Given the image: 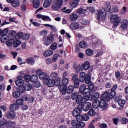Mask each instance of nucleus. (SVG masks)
I'll list each match as a JSON object with an SVG mask.
<instances>
[{
	"label": "nucleus",
	"mask_w": 128,
	"mask_h": 128,
	"mask_svg": "<svg viewBox=\"0 0 128 128\" xmlns=\"http://www.w3.org/2000/svg\"><path fill=\"white\" fill-rule=\"evenodd\" d=\"M68 84V78H64L62 80V85H60L58 86L60 92H61L62 94H66V84Z\"/></svg>",
	"instance_id": "f257e3e1"
},
{
	"label": "nucleus",
	"mask_w": 128,
	"mask_h": 128,
	"mask_svg": "<svg viewBox=\"0 0 128 128\" xmlns=\"http://www.w3.org/2000/svg\"><path fill=\"white\" fill-rule=\"evenodd\" d=\"M80 94H82L84 96H88V100L90 99V92H92L89 88H86V86L85 85V84H82L80 87Z\"/></svg>",
	"instance_id": "f03ea898"
},
{
	"label": "nucleus",
	"mask_w": 128,
	"mask_h": 128,
	"mask_svg": "<svg viewBox=\"0 0 128 128\" xmlns=\"http://www.w3.org/2000/svg\"><path fill=\"white\" fill-rule=\"evenodd\" d=\"M110 22L113 24L114 26H118L122 22V18L118 14H112L110 17Z\"/></svg>",
	"instance_id": "7ed1b4c3"
},
{
	"label": "nucleus",
	"mask_w": 128,
	"mask_h": 128,
	"mask_svg": "<svg viewBox=\"0 0 128 128\" xmlns=\"http://www.w3.org/2000/svg\"><path fill=\"white\" fill-rule=\"evenodd\" d=\"M82 112V105L79 104L78 106V108H75L72 112L73 116H76V119L77 120H78L80 118V112Z\"/></svg>",
	"instance_id": "20e7f679"
},
{
	"label": "nucleus",
	"mask_w": 128,
	"mask_h": 128,
	"mask_svg": "<svg viewBox=\"0 0 128 128\" xmlns=\"http://www.w3.org/2000/svg\"><path fill=\"white\" fill-rule=\"evenodd\" d=\"M64 4V0H56V2L52 5V8L54 10H58L60 12Z\"/></svg>",
	"instance_id": "39448f33"
},
{
	"label": "nucleus",
	"mask_w": 128,
	"mask_h": 128,
	"mask_svg": "<svg viewBox=\"0 0 128 128\" xmlns=\"http://www.w3.org/2000/svg\"><path fill=\"white\" fill-rule=\"evenodd\" d=\"M106 14V11L104 8H102L100 10H98L97 20H104Z\"/></svg>",
	"instance_id": "423d86ee"
},
{
	"label": "nucleus",
	"mask_w": 128,
	"mask_h": 128,
	"mask_svg": "<svg viewBox=\"0 0 128 128\" xmlns=\"http://www.w3.org/2000/svg\"><path fill=\"white\" fill-rule=\"evenodd\" d=\"M44 44L45 46H50L54 40V38L52 36H48L43 38Z\"/></svg>",
	"instance_id": "0eeeda50"
},
{
	"label": "nucleus",
	"mask_w": 128,
	"mask_h": 128,
	"mask_svg": "<svg viewBox=\"0 0 128 128\" xmlns=\"http://www.w3.org/2000/svg\"><path fill=\"white\" fill-rule=\"evenodd\" d=\"M72 126H76V128H84L86 126L84 122H78V120H72Z\"/></svg>",
	"instance_id": "6e6552de"
},
{
	"label": "nucleus",
	"mask_w": 128,
	"mask_h": 128,
	"mask_svg": "<svg viewBox=\"0 0 128 128\" xmlns=\"http://www.w3.org/2000/svg\"><path fill=\"white\" fill-rule=\"evenodd\" d=\"M88 98H89L88 96H84L82 98V96L79 95L76 99V104H84L88 100Z\"/></svg>",
	"instance_id": "1a4fd4ad"
},
{
	"label": "nucleus",
	"mask_w": 128,
	"mask_h": 128,
	"mask_svg": "<svg viewBox=\"0 0 128 128\" xmlns=\"http://www.w3.org/2000/svg\"><path fill=\"white\" fill-rule=\"evenodd\" d=\"M72 82H74L75 88H78L80 86V79L78 78V74H76L72 77Z\"/></svg>",
	"instance_id": "9d476101"
},
{
	"label": "nucleus",
	"mask_w": 128,
	"mask_h": 128,
	"mask_svg": "<svg viewBox=\"0 0 128 128\" xmlns=\"http://www.w3.org/2000/svg\"><path fill=\"white\" fill-rule=\"evenodd\" d=\"M32 88V86L30 83H27L25 84V86H23L22 89H20V92L22 94L26 90H30Z\"/></svg>",
	"instance_id": "9b49d317"
},
{
	"label": "nucleus",
	"mask_w": 128,
	"mask_h": 128,
	"mask_svg": "<svg viewBox=\"0 0 128 128\" xmlns=\"http://www.w3.org/2000/svg\"><path fill=\"white\" fill-rule=\"evenodd\" d=\"M39 78L40 80H46L45 82L48 80L50 78V75H48V74L46 72L41 73L39 76Z\"/></svg>",
	"instance_id": "f8f14e48"
},
{
	"label": "nucleus",
	"mask_w": 128,
	"mask_h": 128,
	"mask_svg": "<svg viewBox=\"0 0 128 128\" xmlns=\"http://www.w3.org/2000/svg\"><path fill=\"white\" fill-rule=\"evenodd\" d=\"M70 28L72 30H76L78 28H82V26H80V24L78 22H72L70 25Z\"/></svg>",
	"instance_id": "ddd939ff"
},
{
	"label": "nucleus",
	"mask_w": 128,
	"mask_h": 128,
	"mask_svg": "<svg viewBox=\"0 0 128 128\" xmlns=\"http://www.w3.org/2000/svg\"><path fill=\"white\" fill-rule=\"evenodd\" d=\"M44 84H47L49 88H52L54 86V80L50 79V78L46 80V81H44Z\"/></svg>",
	"instance_id": "4468645a"
},
{
	"label": "nucleus",
	"mask_w": 128,
	"mask_h": 128,
	"mask_svg": "<svg viewBox=\"0 0 128 128\" xmlns=\"http://www.w3.org/2000/svg\"><path fill=\"white\" fill-rule=\"evenodd\" d=\"M92 107V104L90 102H86L82 106V110H84V112H88L90 110V108Z\"/></svg>",
	"instance_id": "2eb2a0df"
},
{
	"label": "nucleus",
	"mask_w": 128,
	"mask_h": 128,
	"mask_svg": "<svg viewBox=\"0 0 128 128\" xmlns=\"http://www.w3.org/2000/svg\"><path fill=\"white\" fill-rule=\"evenodd\" d=\"M37 18H41L43 20H48L50 22L52 20V19L48 16L42 15V14H38L36 15Z\"/></svg>",
	"instance_id": "dca6fc26"
},
{
	"label": "nucleus",
	"mask_w": 128,
	"mask_h": 128,
	"mask_svg": "<svg viewBox=\"0 0 128 128\" xmlns=\"http://www.w3.org/2000/svg\"><path fill=\"white\" fill-rule=\"evenodd\" d=\"M120 26L122 30H126L128 26V20H122L121 22Z\"/></svg>",
	"instance_id": "f3484780"
},
{
	"label": "nucleus",
	"mask_w": 128,
	"mask_h": 128,
	"mask_svg": "<svg viewBox=\"0 0 128 128\" xmlns=\"http://www.w3.org/2000/svg\"><path fill=\"white\" fill-rule=\"evenodd\" d=\"M18 108H20V106H18V104H11L10 107V112H14L16 110H18Z\"/></svg>",
	"instance_id": "a211bd4d"
},
{
	"label": "nucleus",
	"mask_w": 128,
	"mask_h": 128,
	"mask_svg": "<svg viewBox=\"0 0 128 128\" xmlns=\"http://www.w3.org/2000/svg\"><path fill=\"white\" fill-rule=\"evenodd\" d=\"M92 41L93 44H98V46H102V42L98 40V38L94 36H92Z\"/></svg>",
	"instance_id": "6ab92c4d"
},
{
	"label": "nucleus",
	"mask_w": 128,
	"mask_h": 128,
	"mask_svg": "<svg viewBox=\"0 0 128 128\" xmlns=\"http://www.w3.org/2000/svg\"><path fill=\"white\" fill-rule=\"evenodd\" d=\"M88 89L90 90L91 92H96L97 88L96 86H94V83H90L88 84Z\"/></svg>",
	"instance_id": "aec40b11"
},
{
	"label": "nucleus",
	"mask_w": 128,
	"mask_h": 128,
	"mask_svg": "<svg viewBox=\"0 0 128 128\" xmlns=\"http://www.w3.org/2000/svg\"><path fill=\"white\" fill-rule=\"evenodd\" d=\"M100 100H110V96H108V92H106L102 96L100 97Z\"/></svg>",
	"instance_id": "412c9836"
},
{
	"label": "nucleus",
	"mask_w": 128,
	"mask_h": 128,
	"mask_svg": "<svg viewBox=\"0 0 128 128\" xmlns=\"http://www.w3.org/2000/svg\"><path fill=\"white\" fill-rule=\"evenodd\" d=\"M54 54V51L51 50H47L44 52L43 55L44 58H48V56H52Z\"/></svg>",
	"instance_id": "4be33fe9"
},
{
	"label": "nucleus",
	"mask_w": 128,
	"mask_h": 128,
	"mask_svg": "<svg viewBox=\"0 0 128 128\" xmlns=\"http://www.w3.org/2000/svg\"><path fill=\"white\" fill-rule=\"evenodd\" d=\"M79 2L80 0H72L70 4V6H71V8H76L78 5Z\"/></svg>",
	"instance_id": "5701e85b"
},
{
	"label": "nucleus",
	"mask_w": 128,
	"mask_h": 128,
	"mask_svg": "<svg viewBox=\"0 0 128 128\" xmlns=\"http://www.w3.org/2000/svg\"><path fill=\"white\" fill-rule=\"evenodd\" d=\"M100 98V94L98 92H95L93 95H90L88 100H95L96 98Z\"/></svg>",
	"instance_id": "b1692460"
},
{
	"label": "nucleus",
	"mask_w": 128,
	"mask_h": 128,
	"mask_svg": "<svg viewBox=\"0 0 128 128\" xmlns=\"http://www.w3.org/2000/svg\"><path fill=\"white\" fill-rule=\"evenodd\" d=\"M90 120V116L88 114H85L84 115H80V118L78 120H84V122H88Z\"/></svg>",
	"instance_id": "393cba45"
},
{
	"label": "nucleus",
	"mask_w": 128,
	"mask_h": 128,
	"mask_svg": "<svg viewBox=\"0 0 128 128\" xmlns=\"http://www.w3.org/2000/svg\"><path fill=\"white\" fill-rule=\"evenodd\" d=\"M26 62L28 64H30V66H34L36 61L34 60V58L30 57L26 59Z\"/></svg>",
	"instance_id": "a878e982"
},
{
	"label": "nucleus",
	"mask_w": 128,
	"mask_h": 128,
	"mask_svg": "<svg viewBox=\"0 0 128 128\" xmlns=\"http://www.w3.org/2000/svg\"><path fill=\"white\" fill-rule=\"evenodd\" d=\"M101 102H100V108H106L108 107V104H106V100H101Z\"/></svg>",
	"instance_id": "bb28decb"
},
{
	"label": "nucleus",
	"mask_w": 128,
	"mask_h": 128,
	"mask_svg": "<svg viewBox=\"0 0 128 128\" xmlns=\"http://www.w3.org/2000/svg\"><path fill=\"white\" fill-rule=\"evenodd\" d=\"M69 18L72 22H76V20L78 18V16L76 14H72L70 16Z\"/></svg>",
	"instance_id": "cd10ccee"
},
{
	"label": "nucleus",
	"mask_w": 128,
	"mask_h": 128,
	"mask_svg": "<svg viewBox=\"0 0 128 128\" xmlns=\"http://www.w3.org/2000/svg\"><path fill=\"white\" fill-rule=\"evenodd\" d=\"M6 116L7 118H14L16 116V113L12 111L8 112L6 115Z\"/></svg>",
	"instance_id": "c85d7f7f"
},
{
	"label": "nucleus",
	"mask_w": 128,
	"mask_h": 128,
	"mask_svg": "<svg viewBox=\"0 0 128 128\" xmlns=\"http://www.w3.org/2000/svg\"><path fill=\"white\" fill-rule=\"evenodd\" d=\"M81 68H84V70H88L90 68V62H86L81 66Z\"/></svg>",
	"instance_id": "c756f323"
},
{
	"label": "nucleus",
	"mask_w": 128,
	"mask_h": 128,
	"mask_svg": "<svg viewBox=\"0 0 128 128\" xmlns=\"http://www.w3.org/2000/svg\"><path fill=\"white\" fill-rule=\"evenodd\" d=\"M52 0H45L44 3V6L45 8H48L50 7V4H52Z\"/></svg>",
	"instance_id": "7c9ffc66"
},
{
	"label": "nucleus",
	"mask_w": 128,
	"mask_h": 128,
	"mask_svg": "<svg viewBox=\"0 0 128 128\" xmlns=\"http://www.w3.org/2000/svg\"><path fill=\"white\" fill-rule=\"evenodd\" d=\"M32 4L34 8H40V0H34Z\"/></svg>",
	"instance_id": "2f4dec72"
},
{
	"label": "nucleus",
	"mask_w": 128,
	"mask_h": 128,
	"mask_svg": "<svg viewBox=\"0 0 128 128\" xmlns=\"http://www.w3.org/2000/svg\"><path fill=\"white\" fill-rule=\"evenodd\" d=\"M76 14H86V10L80 8L76 10Z\"/></svg>",
	"instance_id": "473e14b6"
},
{
	"label": "nucleus",
	"mask_w": 128,
	"mask_h": 128,
	"mask_svg": "<svg viewBox=\"0 0 128 128\" xmlns=\"http://www.w3.org/2000/svg\"><path fill=\"white\" fill-rule=\"evenodd\" d=\"M79 46L81 48H86L88 47V43L86 41H81L79 43Z\"/></svg>",
	"instance_id": "72a5a7b5"
},
{
	"label": "nucleus",
	"mask_w": 128,
	"mask_h": 128,
	"mask_svg": "<svg viewBox=\"0 0 128 128\" xmlns=\"http://www.w3.org/2000/svg\"><path fill=\"white\" fill-rule=\"evenodd\" d=\"M16 84L17 86H22L24 84V80H17L16 81Z\"/></svg>",
	"instance_id": "f704fd0d"
},
{
	"label": "nucleus",
	"mask_w": 128,
	"mask_h": 128,
	"mask_svg": "<svg viewBox=\"0 0 128 128\" xmlns=\"http://www.w3.org/2000/svg\"><path fill=\"white\" fill-rule=\"evenodd\" d=\"M92 106L94 108H100V100H96L93 102Z\"/></svg>",
	"instance_id": "c9c22d12"
},
{
	"label": "nucleus",
	"mask_w": 128,
	"mask_h": 128,
	"mask_svg": "<svg viewBox=\"0 0 128 128\" xmlns=\"http://www.w3.org/2000/svg\"><path fill=\"white\" fill-rule=\"evenodd\" d=\"M8 33V28H5L4 30H2V29H0V36H6Z\"/></svg>",
	"instance_id": "e433bc0d"
},
{
	"label": "nucleus",
	"mask_w": 128,
	"mask_h": 128,
	"mask_svg": "<svg viewBox=\"0 0 128 128\" xmlns=\"http://www.w3.org/2000/svg\"><path fill=\"white\" fill-rule=\"evenodd\" d=\"M86 73L84 72H81L80 73V82H84V80H86Z\"/></svg>",
	"instance_id": "4c0bfd02"
},
{
	"label": "nucleus",
	"mask_w": 128,
	"mask_h": 128,
	"mask_svg": "<svg viewBox=\"0 0 128 128\" xmlns=\"http://www.w3.org/2000/svg\"><path fill=\"white\" fill-rule=\"evenodd\" d=\"M30 80L32 82H36L38 80V77L36 74H33L31 76Z\"/></svg>",
	"instance_id": "58836bf2"
},
{
	"label": "nucleus",
	"mask_w": 128,
	"mask_h": 128,
	"mask_svg": "<svg viewBox=\"0 0 128 128\" xmlns=\"http://www.w3.org/2000/svg\"><path fill=\"white\" fill-rule=\"evenodd\" d=\"M20 91H15L12 93L13 97L15 98H18L20 96Z\"/></svg>",
	"instance_id": "ea45409f"
},
{
	"label": "nucleus",
	"mask_w": 128,
	"mask_h": 128,
	"mask_svg": "<svg viewBox=\"0 0 128 128\" xmlns=\"http://www.w3.org/2000/svg\"><path fill=\"white\" fill-rule=\"evenodd\" d=\"M84 82L86 84H90L92 83V82H90V74H87L86 76V78H85Z\"/></svg>",
	"instance_id": "a19ab883"
},
{
	"label": "nucleus",
	"mask_w": 128,
	"mask_h": 128,
	"mask_svg": "<svg viewBox=\"0 0 128 128\" xmlns=\"http://www.w3.org/2000/svg\"><path fill=\"white\" fill-rule=\"evenodd\" d=\"M20 0H14V2L12 3V6L14 8H16V6H20Z\"/></svg>",
	"instance_id": "79ce46f5"
},
{
	"label": "nucleus",
	"mask_w": 128,
	"mask_h": 128,
	"mask_svg": "<svg viewBox=\"0 0 128 128\" xmlns=\"http://www.w3.org/2000/svg\"><path fill=\"white\" fill-rule=\"evenodd\" d=\"M118 102L120 106H124L126 104V100L120 99L118 100Z\"/></svg>",
	"instance_id": "37998d69"
},
{
	"label": "nucleus",
	"mask_w": 128,
	"mask_h": 128,
	"mask_svg": "<svg viewBox=\"0 0 128 128\" xmlns=\"http://www.w3.org/2000/svg\"><path fill=\"white\" fill-rule=\"evenodd\" d=\"M58 74L54 72H52L50 74V76L51 78H58Z\"/></svg>",
	"instance_id": "c03bdc74"
},
{
	"label": "nucleus",
	"mask_w": 128,
	"mask_h": 128,
	"mask_svg": "<svg viewBox=\"0 0 128 128\" xmlns=\"http://www.w3.org/2000/svg\"><path fill=\"white\" fill-rule=\"evenodd\" d=\"M88 114L90 116H96V111H94V108H91L88 112Z\"/></svg>",
	"instance_id": "a18cd8bd"
},
{
	"label": "nucleus",
	"mask_w": 128,
	"mask_h": 128,
	"mask_svg": "<svg viewBox=\"0 0 128 128\" xmlns=\"http://www.w3.org/2000/svg\"><path fill=\"white\" fill-rule=\"evenodd\" d=\"M30 34H22V40H26L30 38Z\"/></svg>",
	"instance_id": "49530a36"
},
{
	"label": "nucleus",
	"mask_w": 128,
	"mask_h": 128,
	"mask_svg": "<svg viewBox=\"0 0 128 128\" xmlns=\"http://www.w3.org/2000/svg\"><path fill=\"white\" fill-rule=\"evenodd\" d=\"M16 104L18 106H22L24 104V99L22 98H18L16 100Z\"/></svg>",
	"instance_id": "de8ad7c7"
},
{
	"label": "nucleus",
	"mask_w": 128,
	"mask_h": 128,
	"mask_svg": "<svg viewBox=\"0 0 128 128\" xmlns=\"http://www.w3.org/2000/svg\"><path fill=\"white\" fill-rule=\"evenodd\" d=\"M8 124V121L6 119L2 118L0 120V126H4Z\"/></svg>",
	"instance_id": "09e8293b"
},
{
	"label": "nucleus",
	"mask_w": 128,
	"mask_h": 128,
	"mask_svg": "<svg viewBox=\"0 0 128 128\" xmlns=\"http://www.w3.org/2000/svg\"><path fill=\"white\" fill-rule=\"evenodd\" d=\"M59 56L60 55L58 54H54L52 58V62H56L58 60V58Z\"/></svg>",
	"instance_id": "8fccbe9b"
},
{
	"label": "nucleus",
	"mask_w": 128,
	"mask_h": 128,
	"mask_svg": "<svg viewBox=\"0 0 128 128\" xmlns=\"http://www.w3.org/2000/svg\"><path fill=\"white\" fill-rule=\"evenodd\" d=\"M66 92L68 94H72V92H74V86L72 85L68 86Z\"/></svg>",
	"instance_id": "3c124183"
},
{
	"label": "nucleus",
	"mask_w": 128,
	"mask_h": 128,
	"mask_svg": "<svg viewBox=\"0 0 128 128\" xmlns=\"http://www.w3.org/2000/svg\"><path fill=\"white\" fill-rule=\"evenodd\" d=\"M116 93L115 91H111L109 94V98H114L116 96Z\"/></svg>",
	"instance_id": "603ef678"
},
{
	"label": "nucleus",
	"mask_w": 128,
	"mask_h": 128,
	"mask_svg": "<svg viewBox=\"0 0 128 128\" xmlns=\"http://www.w3.org/2000/svg\"><path fill=\"white\" fill-rule=\"evenodd\" d=\"M58 48V44L56 42L52 43L50 46V50H56Z\"/></svg>",
	"instance_id": "864d4df0"
},
{
	"label": "nucleus",
	"mask_w": 128,
	"mask_h": 128,
	"mask_svg": "<svg viewBox=\"0 0 128 128\" xmlns=\"http://www.w3.org/2000/svg\"><path fill=\"white\" fill-rule=\"evenodd\" d=\"M14 42V39L11 38L6 42V45L8 46H10L13 44Z\"/></svg>",
	"instance_id": "5fc2aeb1"
},
{
	"label": "nucleus",
	"mask_w": 128,
	"mask_h": 128,
	"mask_svg": "<svg viewBox=\"0 0 128 128\" xmlns=\"http://www.w3.org/2000/svg\"><path fill=\"white\" fill-rule=\"evenodd\" d=\"M15 40H20L22 38V33H18L14 36Z\"/></svg>",
	"instance_id": "6e6d98bb"
},
{
	"label": "nucleus",
	"mask_w": 128,
	"mask_h": 128,
	"mask_svg": "<svg viewBox=\"0 0 128 128\" xmlns=\"http://www.w3.org/2000/svg\"><path fill=\"white\" fill-rule=\"evenodd\" d=\"M24 79L25 80V81L26 82H28L31 80L32 76H30V75H24Z\"/></svg>",
	"instance_id": "4d7b16f0"
},
{
	"label": "nucleus",
	"mask_w": 128,
	"mask_h": 128,
	"mask_svg": "<svg viewBox=\"0 0 128 128\" xmlns=\"http://www.w3.org/2000/svg\"><path fill=\"white\" fill-rule=\"evenodd\" d=\"M60 79L58 78H57L56 80H54V86H60Z\"/></svg>",
	"instance_id": "13d9d810"
},
{
	"label": "nucleus",
	"mask_w": 128,
	"mask_h": 128,
	"mask_svg": "<svg viewBox=\"0 0 128 128\" xmlns=\"http://www.w3.org/2000/svg\"><path fill=\"white\" fill-rule=\"evenodd\" d=\"M44 26H47L48 28H50L52 30H56V28L54 26H52L50 24H44Z\"/></svg>",
	"instance_id": "bf43d9fd"
},
{
	"label": "nucleus",
	"mask_w": 128,
	"mask_h": 128,
	"mask_svg": "<svg viewBox=\"0 0 128 128\" xmlns=\"http://www.w3.org/2000/svg\"><path fill=\"white\" fill-rule=\"evenodd\" d=\"M78 92H75L72 94V100H76V98H78Z\"/></svg>",
	"instance_id": "052dcab7"
},
{
	"label": "nucleus",
	"mask_w": 128,
	"mask_h": 128,
	"mask_svg": "<svg viewBox=\"0 0 128 128\" xmlns=\"http://www.w3.org/2000/svg\"><path fill=\"white\" fill-rule=\"evenodd\" d=\"M0 40L2 42H6L8 40V36H2Z\"/></svg>",
	"instance_id": "680f3d73"
},
{
	"label": "nucleus",
	"mask_w": 128,
	"mask_h": 128,
	"mask_svg": "<svg viewBox=\"0 0 128 128\" xmlns=\"http://www.w3.org/2000/svg\"><path fill=\"white\" fill-rule=\"evenodd\" d=\"M14 48H18V46H20V44H22V42H20V40H16L15 42L14 41Z\"/></svg>",
	"instance_id": "e2e57ef3"
},
{
	"label": "nucleus",
	"mask_w": 128,
	"mask_h": 128,
	"mask_svg": "<svg viewBox=\"0 0 128 128\" xmlns=\"http://www.w3.org/2000/svg\"><path fill=\"white\" fill-rule=\"evenodd\" d=\"M86 54L87 56H92V54H94V52L92 49H87L86 50Z\"/></svg>",
	"instance_id": "0e129e2a"
},
{
	"label": "nucleus",
	"mask_w": 128,
	"mask_h": 128,
	"mask_svg": "<svg viewBox=\"0 0 128 128\" xmlns=\"http://www.w3.org/2000/svg\"><path fill=\"white\" fill-rule=\"evenodd\" d=\"M40 36H45L48 34V31L47 30H43L40 32Z\"/></svg>",
	"instance_id": "69168bd1"
},
{
	"label": "nucleus",
	"mask_w": 128,
	"mask_h": 128,
	"mask_svg": "<svg viewBox=\"0 0 128 128\" xmlns=\"http://www.w3.org/2000/svg\"><path fill=\"white\" fill-rule=\"evenodd\" d=\"M121 14H126V7L124 6L120 10Z\"/></svg>",
	"instance_id": "338daca9"
},
{
	"label": "nucleus",
	"mask_w": 128,
	"mask_h": 128,
	"mask_svg": "<svg viewBox=\"0 0 128 128\" xmlns=\"http://www.w3.org/2000/svg\"><path fill=\"white\" fill-rule=\"evenodd\" d=\"M121 122L123 124H126L128 122V119L126 118H122Z\"/></svg>",
	"instance_id": "774afa93"
}]
</instances>
